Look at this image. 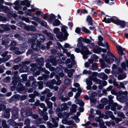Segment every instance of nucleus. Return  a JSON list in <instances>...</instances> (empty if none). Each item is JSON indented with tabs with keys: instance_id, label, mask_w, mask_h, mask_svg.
<instances>
[{
	"instance_id": "1",
	"label": "nucleus",
	"mask_w": 128,
	"mask_h": 128,
	"mask_svg": "<svg viewBox=\"0 0 128 128\" xmlns=\"http://www.w3.org/2000/svg\"><path fill=\"white\" fill-rule=\"evenodd\" d=\"M66 28H68V27L65 25L63 26L61 29L62 32L59 33H58L59 30L58 28H56L54 30V33L56 34V36L58 39H60V42L62 41L63 40H66L67 39L69 34Z\"/></svg>"
},
{
	"instance_id": "2",
	"label": "nucleus",
	"mask_w": 128,
	"mask_h": 128,
	"mask_svg": "<svg viewBox=\"0 0 128 128\" xmlns=\"http://www.w3.org/2000/svg\"><path fill=\"white\" fill-rule=\"evenodd\" d=\"M36 39L34 36L32 38H30L28 41L30 46H31L32 48L35 50L38 51L40 49L37 42H36Z\"/></svg>"
},
{
	"instance_id": "3",
	"label": "nucleus",
	"mask_w": 128,
	"mask_h": 128,
	"mask_svg": "<svg viewBox=\"0 0 128 128\" xmlns=\"http://www.w3.org/2000/svg\"><path fill=\"white\" fill-rule=\"evenodd\" d=\"M34 36L35 39L37 41V42L40 48L41 42H43L46 40L44 36L42 34H36Z\"/></svg>"
},
{
	"instance_id": "4",
	"label": "nucleus",
	"mask_w": 128,
	"mask_h": 128,
	"mask_svg": "<svg viewBox=\"0 0 128 128\" xmlns=\"http://www.w3.org/2000/svg\"><path fill=\"white\" fill-rule=\"evenodd\" d=\"M28 46L26 44L22 43L20 44L17 49L18 50H16L14 52V54L16 55H19L24 52Z\"/></svg>"
},
{
	"instance_id": "5",
	"label": "nucleus",
	"mask_w": 128,
	"mask_h": 128,
	"mask_svg": "<svg viewBox=\"0 0 128 128\" xmlns=\"http://www.w3.org/2000/svg\"><path fill=\"white\" fill-rule=\"evenodd\" d=\"M117 49V53L119 56H125V55H128V51L126 50L124 48L118 45V46H116Z\"/></svg>"
},
{
	"instance_id": "6",
	"label": "nucleus",
	"mask_w": 128,
	"mask_h": 128,
	"mask_svg": "<svg viewBox=\"0 0 128 128\" xmlns=\"http://www.w3.org/2000/svg\"><path fill=\"white\" fill-rule=\"evenodd\" d=\"M115 20L114 21V23L117 25L120 26L122 28L125 27L126 24V22L124 20H121L118 19L117 17H116Z\"/></svg>"
},
{
	"instance_id": "7",
	"label": "nucleus",
	"mask_w": 128,
	"mask_h": 128,
	"mask_svg": "<svg viewBox=\"0 0 128 128\" xmlns=\"http://www.w3.org/2000/svg\"><path fill=\"white\" fill-rule=\"evenodd\" d=\"M80 53L82 55V56H88V55L92 54V53L89 51L87 47L84 46L81 49Z\"/></svg>"
},
{
	"instance_id": "8",
	"label": "nucleus",
	"mask_w": 128,
	"mask_h": 128,
	"mask_svg": "<svg viewBox=\"0 0 128 128\" xmlns=\"http://www.w3.org/2000/svg\"><path fill=\"white\" fill-rule=\"evenodd\" d=\"M51 119L54 125L52 124L49 122H47L46 124L47 126L50 128H56L58 127V122H56L55 118H51Z\"/></svg>"
},
{
	"instance_id": "9",
	"label": "nucleus",
	"mask_w": 128,
	"mask_h": 128,
	"mask_svg": "<svg viewBox=\"0 0 128 128\" xmlns=\"http://www.w3.org/2000/svg\"><path fill=\"white\" fill-rule=\"evenodd\" d=\"M92 75L93 76H98L99 78L104 80H106L108 78L107 75L104 73H101L98 74L97 72H94L92 74Z\"/></svg>"
},
{
	"instance_id": "10",
	"label": "nucleus",
	"mask_w": 128,
	"mask_h": 128,
	"mask_svg": "<svg viewBox=\"0 0 128 128\" xmlns=\"http://www.w3.org/2000/svg\"><path fill=\"white\" fill-rule=\"evenodd\" d=\"M8 24H0V33H3L4 31H8L9 30Z\"/></svg>"
},
{
	"instance_id": "11",
	"label": "nucleus",
	"mask_w": 128,
	"mask_h": 128,
	"mask_svg": "<svg viewBox=\"0 0 128 128\" xmlns=\"http://www.w3.org/2000/svg\"><path fill=\"white\" fill-rule=\"evenodd\" d=\"M116 16H113L112 17L110 18H108L107 19L106 18V17L104 18V20H102V22H104H104L106 23H110L111 22H112L114 23V21L115 20Z\"/></svg>"
},
{
	"instance_id": "12",
	"label": "nucleus",
	"mask_w": 128,
	"mask_h": 128,
	"mask_svg": "<svg viewBox=\"0 0 128 128\" xmlns=\"http://www.w3.org/2000/svg\"><path fill=\"white\" fill-rule=\"evenodd\" d=\"M24 28L25 30L28 31H34L36 30L35 27L32 26L25 25Z\"/></svg>"
},
{
	"instance_id": "13",
	"label": "nucleus",
	"mask_w": 128,
	"mask_h": 128,
	"mask_svg": "<svg viewBox=\"0 0 128 128\" xmlns=\"http://www.w3.org/2000/svg\"><path fill=\"white\" fill-rule=\"evenodd\" d=\"M45 72L47 74H43L42 76L39 77L38 78V80H43L44 79L45 80H46V79L49 77V75H48L47 74H49L50 72L46 70H45Z\"/></svg>"
},
{
	"instance_id": "14",
	"label": "nucleus",
	"mask_w": 128,
	"mask_h": 128,
	"mask_svg": "<svg viewBox=\"0 0 128 128\" xmlns=\"http://www.w3.org/2000/svg\"><path fill=\"white\" fill-rule=\"evenodd\" d=\"M112 106H112L111 108V110L113 111L115 110L116 108H115L117 107V109L118 110L122 108V106H121L118 105L117 103L116 102H114L112 104H111Z\"/></svg>"
},
{
	"instance_id": "15",
	"label": "nucleus",
	"mask_w": 128,
	"mask_h": 128,
	"mask_svg": "<svg viewBox=\"0 0 128 128\" xmlns=\"http://www.w3.org/2000/svg\"><path fill=\"white\" fill-rule=\"evenodd\" d=\"M0 9L2 10L4 12L6 13L9 12L10 11V10L7 6L0 5Z\"/></svg>"
},
{
	"instance_id": "16",
	"label": "nucleus",
	"mask_w": 128,
	"mask_h": 128,
	"mask_svg": "<svg viewBox=\"0 0 128 128\" xmlns=\"http://www.w3.org/2000/svg\"><path fill=\"white\" fill-rule=\"evenodd\" d=\"M43 33L47 36L49 37V39L52 40H53L54 39L52 34L51 33L48 32L46 30H44L43 32Z\"/></svg>"
},
{
	"instance_id": "17",
	"label": "nucleus",
	"mask_w": 128,
	"mask_h": 128,
	"mask_svg": "<svg viewBox=\"0 0 128 128\" xmlns=\"http://www.w3.org/2000/svg\"><path fill=\"white\" fill-rule=\"evenodd\" d=\"M86 20L88 25H90L91 26H92L93 22H94V21L93 20L92 17L90 15H88L87 16Z\"/></svg>"
},
{
	"instance_id": "18",
	"label": "nucleus",
	"mask_w": 128,
	"mask_h": 128,
	"mask_svg": "<svg viewBox=\"0 0 128 128\" xmlns=\"http://www.w3.org/2000/svg\"><path fill=\"white\" fill-rule=\"evenodd\" d=\"M10 40L7 39V40H2V44L0 46H1L3 47L4 49L2 50H4L5 48L4 47H5L7 45H8L9 42Z\"/></svg>"
},
{
	"instance_id": "19",
	"label": "nucleus",
	"mask_w": 128,
	"mask_h": 128,
	"mask_svg": "<svg viewBox=\"0 0 128 128\" xmlns=\"http://www.w3.org/2000/svg\"><path fill=\"white\" fill-rule=\"evenodd\" d=\"M11 111L10 108H7L4 114V117L5 118H8L10 116V112Z\"/></svg>"
},
{
	"instance_id": "20",
	"label": "nucleus",
	"mask_w": 128,
	"mask_h": 128,
	"mask_svg": "<svg viewBox=\"0 0 128 128\" xmlns=\"http://www.w3.org/2000/svg\"><path fill=\"white\" fill-rule=\"evenodd\" d=\"M60 107L61 111L67 110L69 109V107L65 103L62 104L60 106Z\"/></svg>"
},
{
	"instance_id": "21",
	"label": "nucleus",
	"mask_w": 128,
	"mask_h": 128,
	"mask_svg": "<svg viewBox=\"0 0 128 128\" xmlns=\"http://www.w3.org/2000/svg\"><path fill=\"white\" fill-rule=\"evenodd\" d=\"M101 47L97 46L96 48L94 49L93 52L96 54H100L101 53Z\"/></svg>"
},
{
	"instance_id": "22",
	"label": "nucleus",
	"mask_w": 128,
	"mask_h": 128,
	"mask_svg": "<svg viewBox=\"0 0 128 128\" xmlns=\"http://www.w3.org/2000/svg\"><path fill=\"white\" fill-rule=\"evenodd\" d=\"M42 93L43 94H47V96L48 97H50L52 96V94L50 92V90L48 89H46V90L43 92Z\"/></svg>"
},
{
	"instance_id": "23",
	"label": "nucleus",
	"mask_w": 128,
	"mask_h": 128,
	"mask_svg": "<svg viewBox=\"0 0 128 128\" xmlns=\"http://www.w3.org/2000/svg\"><path fill=\"white\" fill-rule=\"evenodd\" d=\"M18 112L17 111L15 110H13L12 112V118L15 120L18 118Z\"/></svg>"
},
{
	"instance_id": "24",
	"label": "nucleus",
	"mask_w": 128,
	"mask_h": 128,
	"mask_svg": "<svg viewBox=\"0 0 128 128\" xmlns=\"http://www.w3.org/2000/svg\"><path fill=\"white\" fill-rule=\"evenodd\" d=\"M60 24V22L58 19H56L54 21L52 24L54 26H59Z\"/></svg>"
},
{
	"instance_id": "25",
	"label": "nucleus",
	"mask_w": 128,
	"mask_h": 128,
	"mask_svg": "<svg viewBox=\"0 0 128 128\" xmlns=\"http://www.w3.org/2000/svg\"><path fill=\"white\" fill-rule=\"evenodd\" d=\"M46 61L48 62H50L54 66H56L57 64V62L56 60L54 59L50 58V59L49 60H46Z\"/></svg>"
},
{
	"instance_id": "26",
	"label": "nucleus",
	"mask_w": 128,
	"mask_h": 128,
	"mask_svg": "<svg viewBox=\"0 0 128 128\" xmlns=\"http://www.w3.org/2000/svg\"><path fill=\"white\" fill-rule=\"evenodd\" d=\"M55 16L53 14H50L48 19V20L51 22H52L54 20V19L55 18Z\"/></svg>"
},
{
	"instance_id": "27",
	"label": "nucleus",
	"mask_w": 128,
	"mask_h": 128,
	"mask_svg": "<svg viewBox=\"0 0 128 128\" xmlns=\"http://www.w3.org/2000/svg\"><path fill=\"white\" fill-rule=\"evenodd\" d=\"M72 107L70 109V112L72 113L76 112V108L77 107V106L75 104H73L72 106Z\"/></svg>"
},
{
	"instance_id": "28",
	"label": "nucleus",
	"mask_w": 128,
	"mask_h": 128,
	"mask_svg": "<svg viewBox=\"0 0 128 128\" xmlns=\"http://www.w3.org/2000/svg\"><path fill=\"white\" fill-rule=\"evenodd\" d=\"M34 51L31 49H29L28 50L26 53V55L27 56L30 55L31 56H35V55L34 54Z\"/></svg>"
},
{
	"instance_id": "29",
	"label": "nucleus",
	"mask_w": 128,
	"mask_h": 128,
	"mask_svg": "<svg viewBox=\"0 0 128 128\" xmlns=\"http://www.w3.org/2000/svg\"><path fill=\"white\" fill-rule=\"evenodd\" d=\"M126 77V75L125 74H120L118 76V80H123Z\"/></svg>"
},
{
	"instance_id": "30",
	"label": "nucleus",
	"mask_w": 128,
	"mask_h": 128,
	"mask_svg": "<svg viewBox=\"0 0 128 128\" xmlns=\"http://www.w3.org/2000/svg\"><path fill=\"white\" fill-rule=\"evenodd\" d=\"M94 78V77L93 76H90L89 78L90 80L88 79H87L86 80V83L88 85H92V80H91L90 79V78Z\"/></svg>"
},
{
	"instance_id": "31",
	"label": "nucleus",
	"mask_w": 128,
	"mask_h": 128,
	"mask_svg": "<svg viewBox=\"0 0 128 128\" xmlns=\"http://www.w3.org/2000/svg\"><path fill=\"white\" fill-rule=\"evenodd\" d=\"M74 86L78 88V92H81L82 90L80 88L79 84L78 83H75L74 84Z\"/></svg>"
},
{
	"instance_id": "32",
	"label": "nucleus",
	"mask_w": 128,
	"mask_h": 128,
	"mask_svg": "<svg viewBox=\"0 0 128 128\" xmlns=\"http://www.w3.org/2000/svg\"><path fill=\"white\" fill-rule=\"evenodd\" d=\"M23 113L26 114L27 116H29L31 115L32 114V111L31 110H30L29 113H26V112H23V110H22L21 111V114L23 117L25 116H24V114Z\"/></svg>"
},
{
	"instance_id": "33",
	"label": "nucleus",
	"mask_w": 128,
	"mask_h": 128,
	"mask_svg": "<svg viewBox=\"0 0 128 128\" xmlns=\"http://www.w3.org/2000/svg\"><path fill=\"white\" fill-rule=\"evenodd\" d=\"M82 31L85 33L87 34H90L91 32L90 30L88 29L85 27L83 26L82 28Z\"/></svg>"
},
{
	"instance_id": "34",
	"label": "nucleus",
	"mask_w": 128,
	"mask_h": 128,
	"mask_svg": "<svg viewBox=\"0 0 128 128\" xmlns=\"http://www.w3.org/2000/svg\"><path fill=\"white\" fill-rule=\"evenodd\" d=\"M90 79L92 80L94 82H96L98 84H99L101 82V80L95 77L94 78H90Z\"/></svg>"
},
{
	"instance_id": "35",
	"label": "nucleus",
	"mask_w": 128,
	"mask_h": 128,
	"mask_svg": "<svg viewBox=\"0 0 128 128\" xmlns=\"http://www.w3.org/2000/svg\"><path fill=\"white\" fill-rule=\"evenodd\" d=\"M8 26L9 28L8 31L10 30L11 29L13 30H16V26L14 25H10L8 24Z\"/></svg>"
},
{
	"instance_id": "36",
	"label": "nucleus",
	"mask_w": 128,
	"mask_h": 128,
	"mask_svg": "<svg viewBox=\"0 0 128 128\" xmlns=\"http://www.w3.org/2000/svg\"><path fill=\"white\" fill-rule=\"evenodd\" d=\"M38 23L40 24L42 26H44L46 27L47 26L46 22L44 20H40Z\"/></svg>"
},
{
	"instance_id": "37",
	"label": "nucleus",
	"mask_w": 128,
	"mask_h": 128,
	"mask_svg": "<svg viewBox=\"0 0 128 128\" xmlns=\"http://www.w3.org/2000/svg\"><path fill=\"white\" fill-rule=\"evenodd\" d=\"M92 69L94 70H96L98 69V65L96 63H94L92 64Z\"/></svg>"
},
{
	"instance_id": "38",
	"label": "nucleus",
	"mask_w": 128,
	"mask_h": 128,
	"mask_svg": "<svg viewBox=\"0 0 128 128\" xmlns=\"http://www.w3.org/2000/svg\"><path fill=\"white\" fill-rule=\"evenodd\" d=\"M52 42L51 41H49L47 42L46 43V49L48 50L50 48V45L52 44Z\"/></svg>"
},
{
	"instance_id": "39",
	"label": "nucleus",
	"mask_w": 128,
	"mask_h": 128,
	"mask_svg": "<svg viewBox=\"0 0 128 128\" xmlns=\"http://www.w3.org/2000/svg\"><path fill=\"white\" fill-rule=\"evenodd\" d=\"M74 71V70L71 69L68 72V75L69 77H70L72 75V72Z\"/></svg>"
},
{
	"instance_id": "40",
	"label": "nucleus",
	"mask_w": 128,
	"mask_h": 128,
	"mask_svg": "<svg viewBox=\"0 0 128 128\" xmlns=\"http://www.w3.org/2000/svg\"><path fill=\"white\" fill-rule=\"evenodd\" d=\"M38 88L40 90L42 89L43 88L42 86L43 82L40 81L38 82Z\"/></svg>"
},
{
	"instance_id": "41",
	"label": "nucleus",
	"mask_w": 128,
	"mask_h": 128,
	"mask_svg": "<svg viewBox=\"0 0 128 128\" xmlns=\"http://www.w3.org/2000/svg\"><path fill=\"white\" fill-rule=\"evenodd\" d=\"M108 97L109 99V102H110L111 103V105H112L111 104H112L114 103L113 102V100H112V99H113L114 98V97L113 96L111 95H110L108 96Z\"/></svg>"
},
{
	"instance_id": "42",
	"label": "nucleus",
	"mask_w": 128,
	"mask_h": 128,
	"mask_svg": "<svg viewBox=\"0 0 128 128\" xmlns=\"http://www.w3.org/2000/svg\"><path fill=\"white\" fill-rule=\"evenodd\" d=\"M23 70V72H26L28 71V68L26 66H24L20 69V70Z\"/></svg>"
},
{
	"instance_id": "43",
	"label": "nucleus",
	"mask_w": 128,
	"mask_h": 128,
	"mask_svg": "<svg viewBox=\"0 0 128 128\" xmlns=\"http://www.w3.org/2000/svg\"><path fill=\"white\" fill-rule=\"evenodd\" d=\"M56 78L58 80L56 82V84L57 85H60L61 83V81L60 80H59V77L58 76H56Z\"/></svg>"
},
{
	"instance_id": "44",
	"label": "nucleus",
	"mask_w": 128,
	"mask_h": 128,
	"mask_svg": "<svg viewBox=\"0 0 128 128\" xmlns=\"http://www.w3.org/2000/svg\"><path fill=\"white\" fill-rule=\"evenodd\" d=\"M83 73L84 74H91V72L90 70H84L83 71Z\"/></svg>"
},
{
	"instance_id": "45",
	"label": "nucleus",
	"mask_w": 128,
	"mask_h": 128,
	"mask_svg": "<svg viewBox=\"0 0 128 128\" xmlns=\"http://www.w3.org/2000/svg\"><path fill=\"white\" fill-rule=\"evenodd\" d=\"M57 50L54 48H53L51 50V54L52 55H55L56 54Z\"/></svg>"
},
{
	"instance_id": "46",
	"label": "nucleus",
	"mask_w": 128,
	"mask_h": 128,
	"mask_svg": "<svg viewBox=\"0 0 128 128\" xmlns=\"http://www.w3.org/2000/svg\"><path fill=\"white\" fill-rule=\"evenodd\" d=\"M84 46L83 45V43L82 42H78L77 46L78 47L81 49Z\"/></svg>"
},
{
	"instance_id": "47",
	"label": "nucleus",
	"mask_w": 128,
	"mask_h": 128,
	"mask_svg": "<svg viewBox=\"0 0 128 128\" xmlns=\"http://www.w3.org/2000/svg\"><path fill=\"white\" fill-rule=\"evenodd\" d=\"M111 93L112 94L114 95H116L117 94V92L116 90L114 88H113L112 90Z\"/></svg>"
},
{
	"instance_id": "48",
	"label": "nucleus",
	"mask_w": 128,
	"mask_h": 128,
	"mask_svg": "<svg viewBox=\"0 0 128 128\" xmlns=\"http://www.w3.org/2000/svg\"><path fill=\"white\" fill-rule=\"evenodd\" d=\"M46 85L51 89H52L53 88V86L52 85V83L50 82H47L46 84Z\"/></svg>"
},
{
	"instance_id": "49",
	"label": "nucleus",
	"mask_w": 128,
	"mask_h": 128,
	"mask_svg": "<svg viewBox=\"0 0 128 128\" xmlns=\"http://www.w3.org/2000/svg\"><path fill=\"white\" fill-rule=\"evenodd\" d=\"M14 36L16 38H18L20 40H21L22 39L20 35L18 34H15Z\"/></svg>"
},
{
	"instance_id": "50",
	"label": "nucleus",
	"mask_w": 128,
	"mask_h": 128,
	"mask_svg": "<svg viewBox=\"0 0 128 128\" xmlns=\"http://www.w3.org/2000/svg\"><path fill=\"white\" fill-rule=\"evenodd\" d=\"M18 79L17 78H13V81L12 83L14 85H16L17 83Z\"/></svg>"
},
{
	"instance_id": "51",
	"label": "nucleus",
	"mask_w": 128,
	"mask_h": 128,
	"mask_svg": "<svg viewBox=\"0 0 128 128\" xmlns=\"http://www.w3.org/2000/svg\"><path fill=\"white\" fill-rule=\"evenodd\" d=\"M101 101V102L104 104H106L108 102V99L106 98H102Z\"/></svg>"
},
{
	"instance_id": "52",
	"label": "nucleus",
	"mask_w": 128,
	"mask_h": 128,
	"mask_svg": "<svg viewBox=\"0 0 128 128\" xmlns=\"http://www.w3.org/2000/svg\"><path fill=\"white\" fill-rule=\"evenodd\" d=\"M84 42L86 44H89L91 42V41L90 40L86 38H84Z\"/></svg>"
},
{
	"instance_id": "53",
	"label": "nucleus",
	"mask_w": 128,
	"mask_h": 128,
	"mask_svg": "<svg viewBox=\"0 0 128 128\" xmlns=\"http://www.w3.org/2000/svg\"><path fill=\"white\" fill-rule=\"evenodd\" d=\"M49 108L51 109L52 107V103L50 102L46 103Z\"/></svg>"
},
{
	"instance_id": "54",
	"label": "nucleus",
	"mask_w": 128,
	"mask_h": 128,
	"mask_svg": "<svg viewBox=\"0 0 128 128\" xmlns=\"http://www.w3.org/2000/svg\"><path fill=\"white\" fill-rule=\"evenodd\" d=\"M81 28L79 27L76 28L75 29V32L78 34H80L81 31Z\"/></svg>"
},
{
	"instance_id": "55",
	"label": "nucleus",
	"mask_w": 128,
	"mask_h": 128,
	"mask_svg": "<svg viewBox=\"0 0 128 128\" xmlns=\"http://www.w3.org/2000/svg\"><path fill=\"white\" fill-rule=\"evenodd\" d=\"M118 116L122 118H125L124 115L122 112H119L118 114Z\"/></svg>"
},
{
	"instance_id": "56",
	"label": "nucleus",
	"mask_w": 128,
	"mask_h": 128,
	"mask_svg": "<svg viewBox=\"0 0 128 128\" xmlns=\"http://www.w3.org/2000/svg\"><path fill=\"white\" fill-rule=\"evenodd\" d=\"M33 20H36L38 23L40 20V18L37 16H34L33 17Z\"/></svg>"
},
{
	"instance_id": "57",
	"label": "nucleus",
	"mask_w": 128,
	"mask_h": 128,
	"mask_svg": "<svg viewBox=\"0 0 128 128\" xmlns=\"http://www.w3.org/2000/svg\"><path fill=\"white\" fill-rule=\"evenodd\" d=\"M100 118H103L104 119H108V116L102 114L100 115Z\"/></svg>"
},
{
	"instance_id": "58",
	"label": "nucleus",
	"mask_w": 128,
	"mask_h": 128,
	"mask_svg": "<svg viewBox=\"0 0 128 128\" xmlns=\"http://www.w3.org/2000/svg\"><path fill=\"white\" fill-rule=\"evenodd\" d=\"M2 125L4 128H6L7 126L6 124V121L4 120H2Z\"/></svg>"
},
{
	"instance_id": "59",
	"label": "nucleus",
	"mask_w": 128,
	"mask_h": 128,
	"mask_svg": "<svg viewBox=\"0 0 128 128\" xmlns=\"http://www.w3.org/2000/svg\"><path fill=\"white\" fill-rule=\"evenodd\" d=\"M16 42L14 41L11 40L10 44L9 45L10 46H14L16 44Z\"/></svg>"
},
{
	"instance_id": "60",
	"label": "nucleus",
	"mask_w": 128,
	"mask_h": 128,
	"mask_svg": "<svg viewBox=\"0 0 128 128\" xmlns=\"http://www.w3.org/2000/svg\"><path fill=\"white\" fill-rule=\"evenodd\" d=\"M55 71L58 74L62 72L61 69L59 68H58L55 70Z\"/></svg>"
},
{
	"instance_id": "61",
	"label": "nucleus",
	"mask_w": 128,
	"mask_h": 128,
	"mask_svg": "<svg viewBox=\"0 0 128 128\" xmlns=\"http://www.w3.org/2000/svg\"><path fill=\"white\" fill-rule=\"evenodd\" d=\"M57 44L58 45V48L59 50H60V48L62 49H64V48L59 42H57Z\"/></svg>"
},
{
	"instance_id": "62",
	"label": "nucleus",
	"mask_w": 128,
	"mask_h": 128,
	"mask_svg": "<svg viewBox=\"0 0 128 128\" xmlns=\"http://www.w3.org/2000/svg\"><path fill=\"white\" fill-rule=\"evenodd\" d=\"M128 92L127 91L124 92L121 91L119 92V94L121 95H126L128 94Z\"/></svg>"
},
{
	"instance_id": "63",
	"label": "nucleus",
	"mask_w": 128,
	"mask_h": 128,
	"mask_svg": "<svg viewBox=\"0 0 128 128\" xmlns=\"http://www.w3.org/2000/svg\"><path fill=\"white\" fill-rule=\"evenodd\" d=\"M61 99L62 101L64 102H65V101H67L69 100L70 99V98L68 97H67V98L61 97Z\"/></svg>"
},
{
	"instance_id": "64",
	"label": "nucleus",
	"mask_w": 128,
	"mask_h": 128,
	"mask_svg": "<svg viewBox=\"0 0 128 128\" xmlns=\"http://www.w3.org/2000/svg\"><path fill=\"white\" fill-rule=\"evenodd\" d=\"M70 116V114L67 113H65L63 116V118H67Z\"/></svg>"
}]
</instances>
